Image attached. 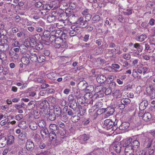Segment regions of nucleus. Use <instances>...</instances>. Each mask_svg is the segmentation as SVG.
<instances>
[{
	"mask_svg": "<svg viewBox=\"0 0 155 155\" xmlns=\"http://www.w3.org/2000/svg\"><path fill=\"white\" fill-rule=\"evenodd\" d=\"M116 125L111 120L106 119L104 121L102 127L107 130L112 129V130H115L117 127Z\"/></svg>",
	"mask_w": 155,
	"mask_h": 155,
	"instance_id": "1",
	"label": "nucleus"
},
{
	"mask_svg": "<svg viewBox=\"0 0 155 155\" xmlns=\"http://www.w3.org/2000/svg\"><path fill=\"white\" fill-rule=\"evenodd\" d=\"M88 95L87 96L89 97L88 98H87L86 97L85 100L84 102V105L85 106H87L89 104H92L94 101V99H95L98 97V95L97 94H94L93 96L91 93H89L88 94Z\"/></svg>",
	"mask_w": 155,
	"mask_h": 155,
	"instance_id": "2",
	"label": "nucleus"
},
{
	"mask_svg": "<svg viewBox=\"0 0 155 155\" xmlns=\"http://www.w3.org/2000/svg\"><path fill=\"white\" fill-rule=\"evenodd\" d=\"M38 53L32 54L30 56V60L33 62H38V63H41L45 59V57L43 55H41L39 57V58L37 59L38 57Z\"/></svg>",
	"mask_w": 155,
	"mask_h": 155,
	"instance_id": "3",
	"label": "nucleus"
},
{
	"mask_svg": "<svg viewBox=\"0 0 155 155\" xmlns=\"http://www.w3.org/2000/svg\"><path fill=\"white\" fill-rule=\"evenodd\" d=\"M140 138L141 141H142L143 144L146 145L147 148H149L150 147L153 142V139L150 137L143 136L141 137V135L140 136Z\"/></svg>",
	"mask_w": 155,
	"mask_h": 155,
	"instance_id": "4",
	"label": "nucleus"
},
{
	"mask_svg": "<svg viewBox=\"0 0 155 155\" xmlns=\"http://www.w3.org/2000/svg\"><path fill=\"white\" fill-rule=\"evenodd\" d=\"M30 55L28 54H24L21 58V61L23 64L27 65L30 63Z\"/></svg>",
	"mask_w": 155,
	"mask_h": 155,
	"instance_id": "5",
	"label": "nucleus"
},
{
	"mask_svg": "<svg viewBox=\"0 0 155 155\" xmlns=\"http://www.w3.org/2000/svg\"><path fill=\"white\" fill-rule=\"evenodd\" d=\"M25 147L28 150L31 151L34 149L35 147L34 143L30 140H28L26 143Z\"/></svg>",
	"mask_w": 155,
	"mask_h": 155,
	"instance_id": "6",
	"label": "nucleus"
},
{
	"mask_svg": "<svg viewBox=\"0 0 155 155\" xmlns=\"http://www.w3.org/2000/svg\"><path fill=\"white\" fill-rule=\"evenodd\" d=\"M140 145L139 142L137 140H135L133 141H132L130 147L131 149L133 151L137 150L138 148Z\"/></svg>",
	"mask_w": 155,
	"mask_h": 155,
	"instance_id": "7",
	"label": "nucleus"
},
{
	"mask_svg": "<svg viewBox=\"0 0 155 155\" xmlns=\"http://www.w3.org/2000/svg\"><path fill=\"white\" fill-rule=\"evenodd\" d=\"M148 105V101L146 100H143L139 104V109L140 110L142 111L145 109Z\"/></svg>",
	"mask_w": 155,
	"mask_h": 155,
	"instance_id": "8",
	"label": "nucleus"
},
{
	"mask_svg": "<svg viewBox=\"0 0 155 155\" xmlns=\"http://www.w3.org/2000/svg\"><path fill=\"white\" fill-rule=\"evenodd\" d=\"M113 148L118 153H120L121 150L122 145L120 142H117L113 144Z\"/></svg>",
	"mask_w": 155,
	"mask_h": 155,
	"instance_id": "9",
	"label": "nucleus"
},
{
	"mask_svg": "<svg viewBox=\"0 0 155 155\" xmlns=\"http://www.w3.org/2000/svg\"><path fill=\"white\" fill-rule=\"evenodd\" d=\"M54 112L56 115L57 117H61L62 116V110L61 108L57 106L54 108Z\"/></svg>",
	"mask_w": 155,
	"mask_h": 155,
	"instance_id": "10",
	"label": "nucleus"
},
{
	"mask_svg": "<svg viewBox=\"0 0 155 155\" xmlns=\"http://www.w3.org/2000/svg\"><path fill=\"white\" fill-rule=\"evenodd\" d=\"M146 90L151 98L153 99L155 98V90L147 87Z\"/></svg>",
	"mask_w": 155,
	"mask_h": 155,
	"instance_id": "11",
	"label": "nucleus"
},
{
	"mask_svg": "<svg viewBox=\"0 0 155 155\" xmlns=\"http://www.w3.org/2000/svg\"><path fill=\"white\" fill-rule=\"evenodd\" d=\"M106 112H107L106 115L107 117H109L112 115L114 111V108L112 107H109L105 109Z\"/></svg>",
	"mask_w": 155,
	"mask_h": 155,
	"instance_id": "12",
	"label": "nucleus"
},
{
	"mask_svg": "<svg viewBox=\"0 0 155 155\" xmlns=\"http://www.w3.org/2000/svg\"><path fill=\"white\" fill-rule=\"evenodd\" d=\"M130 125V123L127 122H122L119 127V129L120 130H125L127 129Z\"/></svg>",
	"mask_w": 155,
	"mask_h": 155,
	"instance_id": "13",
	"label": "nucleus"
},
{
	"mask_svg": "<svg viewBox=\"0 0 155 155\" xmlns=\"http://www.w3.org/2000/svg\"><path fill=\"white\" fill-rule=\"evenodd\" d=\"M7 138L5 137H2L0 138V147H3L5 146L7 142Z\"/></svg>",
	"mask_w": 155,
	"mask_h": 155,
	"instance_id": "14",
	"label": "nucleus"
},
{
	"mask_svg": "<svg viewBox=\"0 0 155 155\" xmlns=\"http://www.w3.org/2000/svg\"><path fill=\"white\" fill-rule=\"evenodd\" d=\"M142 118L143 120L145 121H148L151 119V115L150 113H145L142 116Z\"/></svg>",
	"mask_w": 155,
	"mask_h": 155,
	"instance_id": "15",
	"label": "nucleus"
},
{
	"mask_svg": "<svg viewBox=\"0 0 155 155\" xmlns=\"http://www.w3.org/2000/svg\"><path fill=\"white\" fill-rule=\"evenodd\" d=\"M88 95V94H87L85 95L84 97L81 96L77 97V102L78 103L84 105V102L86 101L85 98H86V96Z\"/></svg>",
	"mask_w": 155,
	"mask_h": 155,
	"instance_id": "16",
	"label": "nucleus"
},
{
	"mask_svg": "<svg viewBox=\"0 0 155 155\" xmlns=\"http://www.w3.org/2000/svg\"><path fill=\"white\" fill-rule=\"evenodd\" d=\"M106 77L103 75L98 76L97 78V81L99 83H103L106 81Z\"/></svg>",
	"mask_w": 155,
	"mask_h": 155,
	"instance_id": "17",
	"label": "nucleus"
},
{
	"mask_svg": "<svg viewBox=\"0 0 155 155\" xmlns=\"http://www.w3.org/2000/svg\"><path fill=\"white\" fill-rule=\"evenodd\" d=\"M132 141V139L131 138L127 139L124 141V143L123 145V147H130H130Z\"/></svg>",
	"mask_w": 155,
	"mask_h": 155,
	"instance_id": "18",
	"label": "nucleus"
},
{
	"mask_svg": "<svg viewBox=\"0 0 155 155\" xmlns=\"http://www.w3.org/2000/svg\"><path fill=\"white\" fill-rule=\"evenodd\" d=\"M68 105L70 108L75 111L77 107L76 100L69 102Z\"/></svg>",
	"mask_w": 155,
	"mask_h": 155,
	"instance_id": "19",
	"label": "nucleus"
},
{
	"mask_svg": "<svg viewBox=\"0 0 155 155\" xmlns=\"http://www.w3.org/2000/svg\"><path fill=\"white\" fill-rule=\"evenodd\" d=\"M6 140L7 145H11L14 142V137L12 135H10L8 137Z\"/></svg>",
	"mask_w": 155,
	"mask_h": 155,
	"instance_id": "20",
	"label": "nucleus"
},
{
	"mask_svg": "<svg viewBox=\"0 0 155 155\" xmlns=\"http://www.w3.org/2000/svg\"><path fill=\"white\" fill-rule=\"evenodd\" d=\"M71 28L74 30L73 31H71L69 33L70 35L71 36H75L76 33L75 31L77 30H78L79 28L76 27L75 25H73L71 26Z\"/></svg>",
	"mask_w": 155,
	"mask_h": 155,
	"instance_id": "21",
	"label": "nucleus"
},
{
	"mask_svg": "<svg viewBox=\"0 0 155 155\" xmlns=\"http://www.w3.org/2000/svg\"><path fill=\"white\" fill-rule=\"evenodd\" d=\"M49 127L51 130V132H54L55 131L58 130L59 129L58 126L55 124H50Z\"/></svg>",
	"mask_w": 155,
	"mask_h": 155,
	"instance_id": "22",
	"label": "nucleus"
},
{
	"mask_svg": "<svg viewBox=\"0 0 155 155\" xmlns=\"http://www.w3.org/2000/svg\"><path fill=\"white\" fill-rule=\"evenodd\" d=\"M48 103V102L45 100L42 101L40 104V106L41 107V109H46L48 107H49Z\"/></svg>",
	"mask_w": 155,
	"mask_h": 155,
	"instance_id": "23",
	"label": "nucleus"
},
{
	"mask_svg": "<svg viewBox=\"0 0 155 155\" xmlns=\"http://www.w3.org/2000/svg\"><path fill=\"white\" fill-rule=\"evenodd\" d=\"M125 147L124 150L125 155H134V153L132 152L133 151L132 149L128 147Z\"/></svg>",
	"mask_w": 155,
	"mask_h": 155,
	"instance_id": "24",
	"label": "nucleus"
},
{
	"mask_svg": "<svg viewBox=\"0 0 155 155\" xmlns=\"http://www.w3.org/2000/svg\"><path fill=\"white\" fill-rule=\"evenodd\" d=\"M145 50L146 52H153L154 51V50L155 49L149 46V45L146 43L145 44Z\"/></svg>",
	"mask_w": 155,
	"mask_h": 155,
	"instance_id": "25",
	"label": "nucleus"
},
{
	"mask_svg": "<svg viewBox=\"0 0 155 155\" xmlns=\"http://www.w3.org/2000/svg\"><path fill=\"white\" fill-rule=\"evenodd\" d=\"M18 126L23 129H26L27 127L26 122L25 121H22L19 122L18 124Z\"/></svg>",
	"mask_w": 155,
	"mask_h": 155,
	"instance_id": "26",
	"label": "nucleus"
},
{
	"mask_svg": "<svg viewBox=\"0 0 155 155\" xmlns=\"http://www.w3.org/2000/svg\"><path fill=\"white\" fill-rule=\"evenodd\" d=\"M89 138V136L85 134L81 136V140L82 141L81 143H84L85 141L88 140Z\"/></svg>",
	"mask_w": 155,
	"mask_h": 155,
	"instance_id": "27",
	"label": "nucleus"
},
{
	"mask_svg": "<svg viewBox=\"0 0 155 155\" xmlns=\"http://www.w3.org/2000/svg\"><path fill=\"white\" fill-rule=\"evenodd\" d=\"M29 127L32 130H35L37 128V124L35 122H31L30 124Z\"/></svg>",
	"mask_w": 155,
	"mask_h": 155,
	"instance_id": "28",
	"label": "nucleus"
},
{
	"mask_svg": "<svg viewBox=\"0 0 155 155\" xmlns=\"http://www.w3.org/2000/svg\"><path fill=\"white\" fill-rule=\"evenodd\" d=\"M7 39H0V48L1 47L4 48L5 47H6L7 48L8 45L7 44Z\"/></svg>",
	"mask_w": 155,
	"mask_h": 155,
	"instance_id": "29",
	"label": "nucleus"
},
{
	"mask_svg": "<svg viewBox=\"0 0 155 155\" xmlns=\"http://www.w3.org/2000/svg\"><path fill=\"white\" fill-rule=\"evenodd\" d=\"M41 133L42 137L44 136L43 134L46 135L49 134L48 128L46 127H42L41 130Z\"/></svg>",
	"mask_w": 155,
	"mask_h": 155,
	"instance_id": "30",
	"label": "nucleus"
},
{
	"mask_svg": "<svg viewBox=\"0 0 155 155\" xmlns=\"http://www.w3.org/2000/svg\"><path fill=\"white\" fill-rule=\"evenodd\" d=\"M48 115H49L48 118L50 120L53 121L56 119L57 116L54 112H50Z\"/></svg>",
	"mask_w": 155,
	"mask_h": 155,
	"instance_id": "31",
	"label": "nucleus"
},
{
	"mask_svg": "<svg viewBox=\"0 0 155 155\" xmlns=\"http://www.w3.org/2000/svg\"><path fill=\"white\" fill-rule=\"evenodd\" d=\"M9 55L12 58H14L15 59H18L19 57V55L17 53L14 52H10Z\"/></svg>",
	"mask_w": 155,
	"mask_h": 155,
	"instance_id": "32",
	"label": "nucleus"
},
{
	"mask_svg": "<svg viewBox=\"0 0 155 155\" xmlns=\"http://www.w3.org/2000/svg\"><path fill=\"white\" fill-rule=\"evenodd\" d=\"M121 103L124 104L125 106L128 104H129L131 101L130 99L128 98L123 99L121 100Z\"/></svg>",
	"mask_w": 155,
	"mask_h": 155,
	"instance_id": "33",
	"label": "nucleus"
},
{
	"mask_svg": "<svg viewBox=\"0 0 155 155\" xmlns=\"http://www.w3.org/2000/svg\"><path fill=\"white\" fill-rule=\"evenodd\" d=\"M49 137L51 140L56 138V135L54 132H50L49 133Z\"/></svg>",
	"mask_w": 155,
	"mask_h": 155,
	"instance_id": "34",
	"label": "nucleus"
},
{
	"mask_svg": "<svg viewBox=\"0 0 155 155\" xmlns=\"http://www.w3.org/2000/svg\"><path fill=\"white\" fill-rule=\"evenodd\" d=\"M100 20V17L99 15L94 16L92 18V20L93 23H95L98 21Z\"/></svg>",
	"mask_w": 155,
	"mask_h": 155,
	"instance_id": "35",
	"label": "nucleus"
},
{
	"mask_svg": "<svg viewBox=\"0 0 155 155\" xmlns=\"http://www.w3.org/2000/svg\"><path fill=\"white\" fill-rule=\"evenodd\" d=\"M42 111H43V113L45 114L48 115L50 114V109L49 108V107H48L46 109H41Z\"/></svg>",
	"mask_w": 155,
	"mask_h": 155,
	"instance_id": "36",
	"label": "nucleus"
},
{
	"mask_svg": "<svg viewBox=\"0 0 155 155\" xmlns=\"http://www.w3.org/2000/svg\"><path fill=\"white\" fill-rule=\"evenodd\" d=\"M55 16L51 15L49 16L47 18V20L49 22H51L54 21L55 19Z\"/></svg>",
	"mask_w": 155,
	"mask_h": 155,
	"instance_id": "37",
	"label": "nucleus"
},
{
	"mask_svg": "<svg viewBox=\"0 0 155 155\" xmlns=\"http://www.w3.org/2000/svg\"><path fill=\"white\" fill-rule=\"evenodd\" d=\"M35 104L36 103L35 101H31L28 103V106L32 108L35 107Z\"/></svg>",
	"mask_w": 155,
	"mask_h": 155,
	"instance_id": "38",
	"label": "nucleus"
},
{
	"mask_svg": "<svg viewBox=\"0 0 155 155\" xmlns=\"http://www.w3.org/2000/svg\"><path fill=\"white\" fill-rule=\"evenodd\" d=\"M35 82H37L40 83H45V81L40 78H36L35 79Z\"/></svg>",
	"mask_w": 155,
	"mask_h": 155,
	"instance_id": "39",
	"label": "nucleus"
},
{
	"mask_svg": "<svg viewBox=\"0 0 155 155\" xmlns=\"http://www.w3.org/2000/svg\"><path fill=\"white\" fill-rule=\"evenodd\" d=\"M141 69H142L143 75H144L145 73H148V72L149 68L146 67H142Z\"/></svg>",
	"mask_w": 155,
	"mask_h": 155,
	"instance_id": "40",
	"label": "nucleus"
},
{
	"mask_svg": "<svg viewBox=\"0 0 155 155\" xmlns=\"http://www.w3.org/2000/svg\"><path fill=\"white\" fill-rule=\"evenodd\" d=\"M87 21L85 20V21H83L82 22H81V24L79 26L81 28H84L87 26Z\"/></svg>",
	"mask_w": 155,
	"mask_h": 155,
	"instance_id": "41",
	"label": "nucleus"
},
{
	"mask_svg": "<svg viewBox=\"0 0 155 155\" xmlns=\"http://www.w3.org/2000/svg\"><path fill=\"white\" fill-rule=\"evenodd\" d=\"M24 44L25 45L27 46V48L28 47H29L30 46H31L30 42L28 40V39H25V41H24Z\"/></svg>",
	"mask_w": 155,
	"mask_h": 155,
	"instance_id": "42",
	"label": "nucleus"
},
{
	"mask_svg": "<svg viewBox=\"0 0 155 155\" xmlns=\"http://www.w3.org/2000/svg\"><path fill=\"white\" fill-rule=\"evenodd\" d=\"M105 108H102L98 109L97 111V113L98 114H101L103 113L104 112H106V110H105Z\"/></svg>",
	"mask_w": 155,
	"mask_h": 155,
	"instance_id": "43",
	"label": "nucleus"
},
{
	"mask_svg": "<svg viewBox=\"0 0 155 155\" xmlns=\"http://www.w3.org/2000/svg\"><path fill=\"white\" fill-rule=\"evenodd\" d=\"M74 96L72 94L69 95L68 97V101L69 102L75 101Z\"/></svg>",
	"mask_w": 155,
	"mask_h": 155,
	"instance_id": "44",
	"label": "nucleus"
},
{
	"mask_svg": "<svg viewBox=\"0 0 155 155\" xmlns=\"http://www.w3.org/2000/svg\"><path fill=\"white\" fill-rule=\"evenodd\" d=\"M80 117L78 116H75L72 118L73 122H77L80 120Z\"/></svg>",
	"mask_w": 155,
	"mask_h": 155,
	"instance_id": "45",
	"label": "nucleus"
},
{
	"mask_svg": "<svg viewBox=\"0 0 155 155\" xmlns=\"http://www.w3.org/2000/svg\"><path fill=\"white\" fill-rule=\"evenodd\" d=\"M111 67L114 68L112 70H114V71H115L116 72H117V70H115V69L114 68H116L117 69H118L120 68L119 65L117 64H112Z\"/></svg>",
	"mask_w": 155,
	"mask_h": 155,
	"instance_id": "46",
	"label": "nucleus"
},
{
	"mask_svg": "<svg viewBox=\"0 0 155 155\" xmlns=\"http://www.w3.org/2000/svg\"><path fill=\"white\" fill-rule=\"evenodd\" d=\"M23 117V115L21 114L16 115L15 117V119L17 120H20Z\"/></svg>",
	"mask_w": 155,
	"mask_h": 155,
	"instance_id": "47",
	"label": "nucleus"
},
{
	"mask_svg": "<svg viewBox=\"0 0 155 155\" xmlns=\"http://www.w3.org/2000/svg\"><path fill=\"white\" fill-rule=\"evenodd\" d=\"M123 57L126 60H129L131 58L130 54H123Z\"/></svg>",
	"mask_w": 155,
	"mask_h": 155,
	"instance_id": "48",
	"label": "nucleus"
},
{
	"mask_svg": "<svg viewBox=\"0 0 155 155\" xmlns=\"http://www.w3.org/2000/svg\"><path fill=\"white\" fill-rule=\"evenodd\" d=\"M83 18L82 17L79 18L76 21L77 24L80 25L81 24V22L83 21Z\"/></svg>",
	"mask_w": 155,
	"mask_h": 155,
	"instance_id": "49",
	"label": "nucleus"
},
{
	"mask_svg": "<svg viewBox=\"0 0 155 155\" xmlns=\"http://www.w3.org/2000/svg\"><path fill=\"white\" fill-rule=\"evenodd\" d=\"M42 84L41 85V87L42 89H45L47 88L49 86V85L45 83H42Z\"/></svg>",
	"mask_w": 155,
	"mask_h": 155,
	"instance_id": "50",
	"label": "nucleus"
},
{
	"mask_svg": "<svg viewBox=\"0 0 155 155\" xmlns=\"http://www.w3.org/2000/svg\"><path fill=\"white\" fill-rule=\"evenodd\" d=\"M89 119H87L84 120V121L82 122L83 124L84 125H86L88 124L90 122Z\"/></svg>",
	"mask_w": 155,
	"mask_h": 155,
	"instance_id": "51",
	"label": "nucleus"
},
{
	"mask_svg": "<svg viewBox=\"0 0 155 155\" xmlns=\"http://www.w3.org/2000/svg\"><path fill=\"white\" fill-rule=\"evenodd\" d=\"M68 114L70 116L72 117L74 115V113L73 111L71 109H69L67 111Z\"/></svg>",
	"mask_w": 155,
	"mask_h": 155,
	"instance_id": "52",
	"label": "nucleus"
},
{
	"mask_svg": "<svg viewBox=\"0 0 155 155\" xmlns=\"http://www.w3.org/2000/svg\"><path fill=\"white\" fill-rule=\"evenodd\" d=\"M89 10L88 9H85L82 12V14L83 15H85L89 13Z\"/></svg>",
	"mask_w": 155,
	"mask_h": 155,
	"instance_id": "53",
	"label": "nucleus"
},
{
	"mask_svg": "<svg viewBox=\"0 0 155 155\" xmlns=\"http://www.w3.org/2000/svg\"><path fill=\"white\" fill-rule=\"evenodd\" d=\"M154 83L151 85H150L148 87H147V88L155 90V82Z\"/></svg>",
	"mask_w": 155,
	"mask_h": 155,
	"instance_id": "54",
	"label": "nucleus"
},
{
	"mask_svg": "<svg viewBox=\"0 0 155 155\" xmlns=\"http://www.w3.org/2000/svg\"><path fill=\"white\" fill-rule=\"evenodd\" d=\"M111 91L110 87L108 88L105 90V94L106 95H108L111 93Z\"/></svg>",
	"mask_w": 155,
	"mask_h": 155,
	"instance_id": "55",
	"label": "nucleus"
},
{
	"mask_svg": "<svg viewBox=\"0 0 155 155\" xmlns=\"http://www.w3.org/2000/svg\"><path fill=\"white\" fill-rule=\"evenodd\" d=\"M57 39H54V42L55 44V47L57 48H60L61 45V43H57V41H57Z\"/></svg>",
	"mask_w": 155,
	"mask_h": 155,
	"instance_id": "56",
	"label": "nucleus"
},
{
	"mask_svg": "<svg viewBox=\"0 0 155 155\" xmlns=\"http://www.w3.org/2000/svg\"><path fill=\"white\" fill-rule=\"evenodd\" d=\"M67 6H68L69 7H71V8L73 9L75 8V5L73 3H71L70 4H67Z\"/></svg>",
	"mask_w": 155,
	"mask_h": 155,
	"instance_id": "57",
	"label": "nucleus"
},
{
	"mask_svg": "<svg viewBox=\"0 0 155 155\" xmlns=\"http://www.w3.org/2000/svg\"><path fill=\"white\" fill-rule=\"evenodd\" d=\"M36 93L34 92H30L28 93V95L31 97H33L36 95Z\"/></svg>",
	"mask_w": 155,
	"mask_h": 155,
	"instance_id": "58",
	"label": "nucleus"
},
{
	"mask_svg": "<svg viewBox=\"0 0 155 155\" xmlns=\"http://www.w3.org/2000/svg\"><path fill=\"white\" fill-rule=\"evenodd\" d=\"M132 75L135 78L138 77V73L136 71H133L132 72Z\"/></svg>",
	"mask_w": 155,
	"mask_h": 155,
	"instance_id": "59",
	"label": "nucleus"
},
{
	"mask_svg": "<svg viewBox=\"0 0 155 155\" xmlns=\"http://www.w3.org/2000/svg\"><path fill=\"white\" fill-rule=\"evenodd\" d=\"M132 13V10L131 9H128L125 12V14L127 15H129Z\"/></svg>",
	"mask_w": 155,
	"mask_h": 155,
	"instance_id": "60",
	"label": "nucleus"
},
{
	"mask_svg": "<svg viewBox=\"0 0 155 155\" xmlns=\"http://www.w3.org/2000/svg\"><path fill=\"white\" fill-rule=\"evenodd\" d=\"M58 124L59 125V127L62 128H64V127H65V125L63 123V122H58Z\"/></svg>",
	"mask_w": 155,
	"mask_h": 155,
	"instance_id": "61",
	"label": "nucleus"
},
{
	"mask_svg": "<svg viewBox=\"0 0 155 155\" xmlns=\"http://www.w3.org/2000/svg\"><path fill=\"white\" fill-rule=\"evenodd\" d=\"M9 149L8 148H6L4 149L2 153L3 155H6L7 154L8 152Z\"/></svg>",
	"mask_w": 155,
	"mask_h": 155,
	"instance_id": "62",
	"label": "nucleus"
},
{
	"mask_svg": "<svg viewBox=\"0 0 155 155\" xmlns=\"http://www.w3.org/2000/svg\"><path fill=\"white\" fill-rule=\"evenodd\" d=\"M42 5V3L40 2H36L35 4V6L38 8L41 7Z\"/></svg>",
	"mask_w": 155,
	"mask_h": 155,
	"instance_id": "63",
	"label": "nucleus"
},
{
	"mask_svg": "<svg viewBox=\"0 0 155 155\" xmlns=\"http://www.w3.org/2000/svg\"><path fill=\"white\" fill-rule=\"evenodd\" d=\"M150 134L154 138H155V130H151Z\"/></svg>",
	"mask_w": 155,
	"mask_h": 155,
	"instance_id": "64",
	"label": "nucleus"
}]
</instances>
